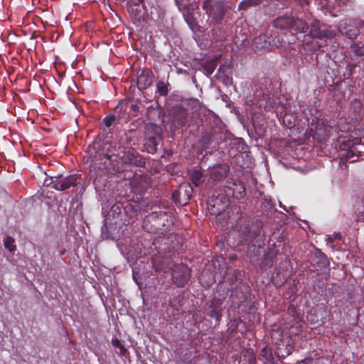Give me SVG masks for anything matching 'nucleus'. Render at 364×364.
Instances as JSON below:
<instances>
[{"mask_svg":"<svg viewBox=\"0 0 364 364\" xmlns=\"http://www.w3.org/2000/svg\"><path fill=\"white\" fill-rule=\"evenodd\" d=\"M229 201L223 196H213L208 201V209L211 215H216L220 220L228 208Z\"/></svg>","mask_w":364,"mask_h":364,"instance_id":"nucleus-1","label":"nucleus"},{"mask_svg":"<svg viewBox=\"0 0 364 364\" xmlns=\"http://www.w3.org/2000/svg\"><path fill=\"white\" fill-rule=\"evenodd\" d=\"M203 8L208 15L216 21L222 20L225 11V6L222 1H213L212 0L205 1Z\"/></svg>","mask_w":364,"mask_h":364,"instance_id":"nucleus-2","label":"nucleus"},{"mask_svg":"<svg viewBox=\"0 0 364 364\" xmlns=\"http://www.w3.org/2000/svg\"><path fill=\"white\" fill-rule=\"evenodd\" d=\"M172 277L178 286H183L190 278L189 268L183 264L176 265L172 270Z\"/></svg>","mask_w":364,"mask_h":364,"instance_id":"nucleus-3","label":"nucleus"},{"mask_svg":"<svg viewBox=\"0 0 364 364\" xmlns=\"http://www.w3.org/2000/svg\"><path fill=\"white\" fill-rule=\"evenodd\" d=\"M77 177L71 175L68 177L58 176L53 180V187L58 191H65L76 186Z\"/></svg>","mask_w":364,"mask_h":364,"instance_id":"nucleus-4","label":"nucleus"},{"mask_svg":"<svg viewBox=\"0 0 364 364\" xmlns=\"http://www.w3.org/2000/svg\"><path fill=\"white\" fill-rule=\"evenodd\" d=\"M339 31L349 38H355L359 33V30L351 20L345 19L339 24Z\"/></svg>","mask_w":364,"mask_h":364,"instance_id":"nucleus-5","label":"nucleus"},{"mask_svg":"<svg viewBox=\"0 0 364 364\" xmlns=\"http://www.w3.org/2000/svg\"><path fill=\"white\" fill-rule=\"evenodd\" d=\"M348 146L349 151H348L346 153V158L347 159H352V161H354L355 159H354V157H358V155L354 152V150H359V152H361V150L364 148V144L362 143L361 139H355L353 142L349 141V144L347 145L346 144H341V148L344 150Z\"/></svg>","mask_w":364,"mask_h":364,"instance_id":"nucleus-6","label":"nucleus"},{"mask_svg":"<svg viewBox=\"0 0 364 364\" xmlns=\"http://www.w3.org/2000/svg\"><path fill=\"white\" fill-rule=\"evenodd\" d=\"M193 191L192 187L188 183L181 184L178 190L175 191L172 194V198L176 202L181 203L179 198L185 196L189 199Z\"/></svg>","mask_w":364,"mask_h":364,"instance_id":"nucleus-7","label":"nucleus"},{"mask_svg":"<svg viewBox=\"0 0 364 364\" xmlns=\"http://www.w3.org/2000/svg\"><path fill=\"white\" fill-rule=\"evenodd\" d=\"M311 35L314 38H332L334 37L335 33L331 30L328 28H321L318 24H314L311 28Z\"/></svg>","mask_w":364,"mask_h":364,"instance_id":"nucleus-8","label":"nucleus"},{"mask_svg":"<svg viewBox=\"0 0 364 364\" xmlns=\"http://www.w3.org/2000/svg\"><path fill=\"white\" fill-rule=\"evenodd\" d=\"M286 21L288 26L297 32L304 33L308 29L307 24L299 18H288Z\"/></svg>","mask_w":364,"mask_h":364,"instance_id":"nucleus-9","label":"nucleus"},{"mask_svg":"<svg viewBox=\"0 0 364 364\" xmlns=\"http://www.w3.org/2000/svg\"><path fill=\"white\" fill-rule=\"evenodd\" d=\"M152 80L149 70L143 71L137 78V85L139 89H144L151 84Z\"/></svg>","mask_w":364,"mask_h":364,"instance_id":"nucleus-10","label":"nucleus"},{"mask_svg":"<svg viewBox=\"0 0 364 364\" xmlns=\"http://www.w3.org/2000/svg\"><path fill=\"white\" fill-rule=\"evenodd\" d=\"M228 168L226 166H220L211 170L210 178L213 181H219L226 176Z\"/></svg>","mask_w":364,"mask_h":364,"instance_id":"nucleus-11","label":"nucleus"},{"mask_svg":"<svg viewBox=\"0 0 364 364\" xmlns=\"http://www.w3.org/2000/svg\"><path fill=\"white\" fill-rule=\"evenodd\" d=\"M254 45L257 50H267L269 48L270 43L265 39V36H259L254 40Z\"/></svg>","mask_w":364,"mask_h":364,"instance_id":"nucleus-12","label":"nucleus"},{"mask_svg":"<svg viewBox=\"0 0 364 364\" xmlns=\"http://www.w3.org/2000/svg\"><path fill=\"white\" fill-rule=\"evenodd\" d=\"M122 159L126 164H138V159L136 158L134 153L130 151L124 152Z\"/></svg>","mask_w":364,"mask_h":364,"instance_id":"nucleus-13","label":"nucleus"},{"mask_svg":"<svg viewBox=\"0 0 364 364\" xmlns=\"http://www.w3.org/2000/svg\"><path fill=\"white\" fill-rule=\"evenodd\" d=\"M186 117V112L183 109L180 110L178 114L174 117V125L177 127H182L185 124Z\"/></svg>","mask_w":364,"mask_h":364,"instance_id":"nucleus-14","label":"nucleus"},{"mask_svg":"<svg viewBox=\"0 0 364 364\" xmlns=\"http://www.w3.org/2000/svg\"><path fill=\"white\" fill-rule=\"evenodd\" d=\"M190 178L191 181L195 184L196 186H198L200 183L202 178V173L200 171L195 169L190 171Z\"/></svg>","mask_w":364,"mask_h":364,"instance_id":"nucleus-15","label":"nucleus"},{"mask_svg":"<svg viewBox=\"0 0 364 364\" xmlns=\"http://www.w3.org/2000/svg\"><path fill=\"white\" fill-rule=\"evenodd\" d=\"M353 52L358 56L364 55V45L361 43H355L351 46Z\"/></svg>","mask_w":364,"mask_h":364,"instance_id":"nucleus-16","label":"nucleus"},{"mask_svg":"<svg viewBox=\"0 0 364 364\" xmlns=\"http://www.w3.org/2000/svg\"><path fill=\"white\" fill-rule=\"evenodd\" d=\"M4 245L5 248L8 249L10 252H14L16 248L14 245V240L11 237H7L4 240Z\"/></svg>","mask_w":364,"mask_h":364,"instance_id":"nucleus-17","label":"nucleus"},{"mask_svg":"<svg viewBox=\"0 0 364 364\" xmlns=\"http://www.w3.org/2000/svg\"><path fill=\"white\" fill-rule=\"evenodd\" d=\"M341 235L340 233H334L333 236L331 235H326V241L327 244H330V247L331 249H333L334 245L332 244L334 240H341Z\"/></svg>","mask_w":364,"mask_h":364,"instance_id":"nucleus-18","label":"nucleus"},{"mask_svg":"<svg viewBox=\"0 0 364 364\" xmlns=\"http://www.w3.org/2000/svg\"><path fill=\"white\" fill-rule=\"evenodd\" d=\"M157 90L162 95H166L168 93L167 86L163 82H159L157 83Z\"/></svg>","mask_w":364,"mask_h":364,"instance_id":"nucleus-19","label":"nucleus"},{"mask_svg":"<svg viewBox=\"0 0 364 364\" xmlns=\"http://www.w3.org/2000/svg\"><path fill=\"white\" fill-rule=\"evenodd\" d=\"M255 4L254 0H247L246 1H242L239 4V9H245L248 6H252Z\"/></svg>","mask_w":364,"mask_h":364,"instance_id":"nucleus-20","label":"nucleus"},{"mask_svg":"<svg viewBox=\"0 0 364 364\" xmlns=\"http://www.w3.org/2000/svg\"><path fill=\"white\" fill-rule=\"evenodd\" d=\"M114 119L112 117H105L104 119L105 123L106 126L109 127L113 122Z\"/></svg>","mask_w":364,"mask_h":364,"instance_id":"nucleus-21","label":"nucleus"},{"mask_svg":"<svg viewBox=\"0 0 364 364\" xmlns=\"http://www.w3.org/2000/svg\"><path fill=\"white\" fill-rule=\"evenodd\" d=\"M133 278L135 280L136 283L139 286L141 283L138 281L136 279V273L135 271H133Z\"/></svg>","mask_w":364,"mask_h":364,"instance_id":"nucleus-22","label":"nucleus"},{"mask_svg":"<svg viewBox=\"0 0 364 364\" xmlns=\"http://www.w3.org/2000/svg\"><path fill=\"white\" fill-rule=\"evenodd\" d=\"M226 68H228V66H226V65H221V66H220V68H219L218 72H219V73H222V72L225 71V70Z\"/></svg>","mask_w":364,"mask_h":364,"instance_id":"nucleus-23","label":"nucleus"},{"mask_svg":"<svg viewBox=\"0 0 364 364\" xmlns=\"http://www.w3.org/2000/svg\"><path fill=\"white\" fill-rule=\"evenodd\" d=\"M210 65V66H211V68H210V73H212L213 72V70H214L215 63H211Z\"/></svg>","mask_w":364,"mask_h":364,"instance_id":"nucleus-24","label":"nucleus"},{"mask_svg":"<svg viewBox=\"0 0 364 364\" xmlns=\"http://www.w3.org/2000/svg\"><path fill=\"white\" fill-rule=\"evenodd\" d=\"M217 316V311L215 310L214 312H211V316Z\"/></svg>","mask_w":364,"mask_h":364,"instance_id":"nucleus-25","label":"nucleus"},{"mask_svg":"<svg viewBox=\"0 0 364 364\" xmlns=\"http://www.w3.org/2000/svg\"><path fill=\"white\" fill-rule=\"evenodd\" d=\"M310 316H311V315H309L307 318L309 321H311V322H314V320L312 318H310Z\"/></svg>","mask_w":364,"mask_h":364,"instance_id":"nucleus-26","label":"nucleus"},{"mask_svg":"<svg viewBox=\"0 0 364 364\" xmlns=\"http://www.w3.org/2000/svg\"><path fill=\"white\" fill-rule=\"evenodd\" d=\"M289 116L287 114H285L284 117V121L285 122V119L288 117Z\"/></svg>","mask_w":364,"mask_h":364,"instance_id":"nucleus-27","label":"nucleus"},{"mask_svg":"<svg viewBox=\"0 0 364 364\" xmlns=\"http://www.w3.org/2000/svg\"><path fill=\"white\" fill-rule=\"evenodd\" d=\"M314 323L315 324H316V323H318V324L319 325V322H318V321H315V322H314Z\"/></svg>","mask_w":364,"mask_h":364,"instance_id":"nucleus-28","label":"nucleus"},{"mask_svg":"<svg viewBox=\"0 0 364 364\" xmlns=\"http://www.w3.org/2000/svg\"><path fill=\"white\" fill-rule=\"evenodd\" d=\"M363 26H364V22H363Z\"/></svg>","mask_w":364,"mask_h":364,"instance_id":"nucleus-29","label":"nucleus"}]
</instances>
